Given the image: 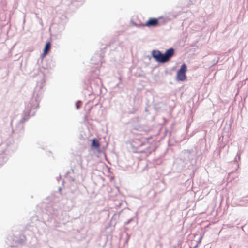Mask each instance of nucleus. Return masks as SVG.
Wrapping results in <instances>:
<instances>
[{"label":"nucleus","mask_w":248,"mask_h":248,"mask_svg":"<svg viewBox=\"0 0 248 248\" xmlns=\"http://www.w3.org/2000/svg\"><path fill=\"white\" fill-rule=\"evenodd\" d=\"M45 75L43 74L40 82H38L34 88L32 98L30 102L26 105L23 117L17 124L15 129H13L12 130V134L14 138L17 137L18 138L22 136L24 132V122L28 120L30 116L34 115L35 111L33 110L39 107V103L42 97L44 91L43 88L45 85Z\"/></svg>","instance_id":"nucleus-1"},{"label":"nucleus","mask_w":248,"mask_h":248,"mask_svg":"<svg viewBox=\"0 0 248 248\" xmlns=\"http://www.w3.org/2000/svg\"><path fill=\"white\" fill-rule=\"evenodd\" d=\"M174 54L175 50L172 47L167 49L164 53H162L158 50H153L152 51V57L159 63H165L168 62Z\"/></svg>","instance_id":"nucleus-2"},{"label":"nucleus","mask_w":248,"mask_h":248,"mask_svg":"<svg viewBox=\"0 0 248 248\" xmlns=\"http://www.w3.org/2000/svg\"><path fill=\"white\" fill-rule=\"evenodd\" d=\"M138 141L140 143L136 147L139 150V152L145 153L148 155L155 150V147L151 145L147 139L142 138L140 140H138Z\"/></svg>","instance_id":"nucleus-3"},{"label":"nucleus","mask_w":248,"mask_h":248,"mask_svg":"<svg viewBox=\"0 0 248 248\" xmlns=\"http://www.w3.org/2000/svg\"><path fill=\"white\" fill-rule=\"evenodd\" d=\"M187 71V66L185 63L183 64L177 72V79L179 81H183L186 80V73Z\"/></svg>","instance_id":"nucleus-4"},{"label":"nucleus","mask_w":248,"mask_h":248,"mask_svg":"<svg viewBox=\"0 0 248 248\" xmlns=\"http://www.w3.org/2000/svg\"><path fill=\"white\" fill-rule=\"evenodd\" d=\"M162 17L158 18H150L144 25L148 27H155L160 25V23L162 22L160 20Z\"/></svg>","instance_id":"nucleus-5"},{"label":"nucleus","mask_w":248,"mask_h":248,"mask_svg":"<svg viewBox=\"0 0 248 248\" xmlns=\"http://www.w3.org/2000/svg\"><path fill=\"white\" fill-rule=\"evenodd\" d=\"M140 117H135L132 118L129 122V124L131 125L134 129L139 130L140 128Z\"/></svg>","instance_id":"nucleus-6"},{"label":"nucleus","mask_w":248,"mask_h":248,"mask_svg":"<svg viewBox=\"0 0 248 248\" xmlns=\"http://www.w3.org/2000/svg\"><path fill=\"white\" fill-rule=\"evenodd\" d=\"M138 108L136 107L133 104H130V106H127L125 109V113L129 114H134L138 111Z\"/></svg>","instance_id":"nucleus-7"},{"label":"nucleus","mask_w":248,"mask_h":248,"mask_svg":"<svg viewBox=\"0 0 248 248\" xmlns=\"http://www.w3.org/2000/svg\"><path fill=\"white\" fill-rule=\"evenodd\" d=\"M100 146L99 141L96 138H94L92 140L91 147L93 149H98Z\"/></svg>","instance_id":"nucleus-8"},{"label":"nucleus","mask_w":248,"mask_h":248,"mask_svg":"<svg viewBox=\"0 0 248 248\" xmlns=\"http://www.w3.org/2000/svg\"><path fill=\"white\" fill-rule=\"evenodd\" d=\"M192 151V150H184L182 151V154L186 157L185 158L186 160H190L192 159V156H190Z\"/></svg>","instance_id":"nucleus-9"},{"label":"nucleus","mask_w":248,"mask_h":248,"mask_svg":"<svg viewBox=\"0 0 248 248\" xmlns=\"http://www.w3.org/2000/svg\"><path fill=\"white\" fill-rule=\"evenodd\" d=\"M51 48V43L49 41H48L45 44V47L44 48V50L48 52Z\"/></svg>","instance_id":"nucleus-10"},{"label":"nucleus","mask_w":248,"mask_h":248,"mask_svg":"<svg viewBox=\"0 0 248 248\" xmlns=\"http://www.w3.org/2000/svg\"><path fill=\"white\" fill-rule=\"evenodd\" d=\"M242 151L241 150H239L237 153V155L235 156V158L234 159V162L238 163L239 161H240L241 159V155L242 153Z\"/></svg>","instance_id":"nucleus-11"},{"label":"nucleus","mask_w":248,"mask_h":248,"mask_svg":"<svg viewBox=\"0 0 248 248\" xmlns=\"http://www.w3.org/2000/svg\"><path fill=\"white\" fill-rule=\"evenodd\" d=\"M7 159L4 155L0 154V165L5 163Z\"/></svg>","instance_id":"nucleus-12"},{"label":"nucleus","mask_w":248,"mask_h":248,"mask_svg":"<svg viewBox=\"0 0 248 248\" xmlns=\"http://www.w3.org/2000/svg\"><path fill=\"white\" fill-rule=\"evenodd\" d=\"M117 216L114 215L111 217L110 221V225L115 226L116 224V219Z\"/></svg>","instance_id":"nucleus-13"},{"label":"nucleus","mask_w":248,"mask_h":248,"mask_svg":"<svg viewBox=\"0 0 248 248\" xmlns=\"http://www.w3.org/2000/svg\"><path fill=\"white\" fill-rule=\"evenodd\" d=\"M26 241V237L25 236H22L18 240V243L20 244H24Z\"/></svg>","instance_id":"nucleus-14"},{"label":"nucleus","mask_w":248,"mask_h":248,"mask_svg":"<svg viewBox=\"0 0 248 248\" xmlns=\"http://www.w3.org/2000/svg\"><path fill=\"white\" fill-rule=\"evenodd\" d=\"M70 174V172H67L65 174V177L68 178V179H69V181H70V182H74L75 181V179L72 177V176H69V174Z\"/></svg>","instance_id":"nucleus-15"},{"label":"nucleus","mask_w":248,"mask_h":248,"mask_svg":"<svg viewBox=\"0 0 248 248\" xmlns=\"http://www.w3.org/2000/svg\"><path fill=\"white\" fill-rule=\"evenodd\" d=\"M81 103L82 102L80 100H79L76 103V107L77 109H78L80 108Z\"/></svg>","instance_id":"nucleus-16"},{"label":"nucleus","mask_w":248,"mask_h":248,"mask_svg":"<svg viewBox=\"0 0 248 248\" xmlns=\"http://www.w3.org/2000/svg\"><path fill=\"white\" fill-rule=\"evenodd\" d=\"M144 24H143V23H140V24L135 23V24H134L135 26H136L137 27H145V26H144Z\"/></svg>","instance_id":"nucleus-17"},{"label":"nucleus","mask_w":248,"mask_h":248,"mask_svg":"<svg viewBox=\"0 0 248 248\" xmlns=\"http://www.w3.org/2000/svg\"><path fill=\"white\" fill-rule=\"evenodd\" d=\"M133 220V219L132 218H130L129 219H128L125 223V225H127L128 224H129L132 220Z\"/></svg>","instance_id":"nucleus-18"},{"label":"nucleus","mask_w":248,"mask_h":248,"mask_svg":"<svg viewBox=\"0 0 248 248\" xmlns=\"http://www.w3.org/2000/svg\"><path fill=\"white\" fill-rule=\"evenodd\" d=\"M50 213L52 214V216L53 217H54L55 216H57V214L55 213V212L54 211L53 212H51L50 211Z\"/></svg>","instance_id":"nucleus-19"},{"label":"nucleus","mask_w":248,"mask_h":248,"mask_svg":"<svg viewBox=\"0 0 248 248\" xmlns=\"http://www.w3.org/2000/svg\"><path fill=\"white\" fill-rule=\"evenodd\" d=\"M48 52L45 51V50H43V52L42 55L43 56H45L46 55L48 54Z\"/></svg>","instance_id":"nucleus-20"},{"label":"nucleus","mask_w":248,"mask_h":248,"mask_svg":"<svg viewBox=\"0 0 248 248\" xmlns=\"http://www.w3.org/2000/svg\"><path fill=\"white\" fill-rule=\"evenodd\" d=\"M201 239H202V237H201L200 238V239H199V241H198L197 242V244H198V245H199V244L201 243Z\"/></svg>","instance_id":"nucleus-21"},{"label":"nucleus","mask_w":248,"mask_h":248,"mask_svg":"<svg viewBox=\"0 0 248 248\" xmlns=\"http://www.w3.org/2000/svg\"><path fill=\"white\" fill-rule=\"evenodd\" d=\"M199 246L198 244L196 243V244L193 247V248H197Z\"/></svg>","instance_id":"nucleus-22"},{"label":"nucleus","mask_w":248,"mask_h":248,"mask_svg":"<svg viewBox=\"0 0 248 248\" xmlns=\"http://www.w3.org/2000/svg\"><path fill=\"white\" fill-rule=\"evenodd\" d=\"M162 22H163V23H162V24H165V23H166V21H165V20H163L162 21Z\"/></svg>","instance_id":"nucleus-23"},{"label":"nucleus","mask_w":248,"mask_h":248,"mask_svg":"<svg viewBox=\"0 0 248 248\" xmlns=\"http://www.w3.org/2000/svg\"><path fill=\"white\" fill-rule=\"evenodd\" d=\"M61 178V175H60L59 179H57L58 181H59V179H60Z\"/></svg>","instance_id":"nucleus-24"},{"label":"nucleus","mask_w":248,"mask_h":248,"mask_svg":"<svg viewBox=\"0 0 248 248\" xmlns=\"http://www.w3.org/2000/svg\"><path fill=\"white\" fill-rule=\"evenodd\" d=\"M135 99H136V97H135L134 99V101H135Z\"/></svg>","instance_id":"nucleus-25"},{"label":"nucleus","mask_w":248,"mask_h":248,"mask_svg":"<svg viewBox=\"0 0 248 248\" xmlns=\"http://www.w3.org/2000/svg\"><path fill=\"white\" fill-rule=\"evenodd\" d=\"M246 200L248 201V197H247V199Z\"/></svg>","instance_id":"nucleus-26"},{"label":"nucleus","mask_w":248,"mask_h":248,"mask_svg":"<svg viewBox=\"0 0 248 248\" xmlns=\"http://www.w3.org/2000/svg\"><path fill=\"white\" fill-rule=\"evenodd\" d=\"M190 248H193L190 247Z\"/></svg>","instance_id":"nucleus-27"}]
</instances>
